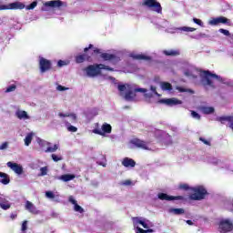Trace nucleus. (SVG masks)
Returning a JSON list of instances; mask_svg holds the SVG:
<instances>
[{
	"instance_id": "f257e3e1",
	"label": "nucleus",
	"mask_w": 233,
	"mask_h": 233,
	"mask_svg": "<svg viewBox=\"0 0 233 233\" xmlns=\"http://www.w3.org/2000/svg\"><path fill=\"white\" fill-rule=\"evenodd\" d=\"M102 70H108V72H114V68L105 64H94L86 67V75L89 77H96V76H101Z\"/></svg>"
},
{
	"instance_id": "f03ea898",
	"label": "nucleus",
	"mask_w": 233,
	"mask_h": 233,
	"mask_svg": "<svg viewBox=\"0 0 233 233\" xmlns=\"http://www.w3.org/2000/svg\"><path fill=\"white\" fill-rule=\"evenodd\" d=\"M204 76L201 78V85L204 86V88H207V86H210V88H216V86L214 85V82H212L213 79H219V76L210 72V71H204Z\"/></svg>"
},
{
	"instance_id": "7ed1b4c3",
	"label": "nucleus",
	"mask_w": 233,
	"mask_h": 233,
	"mask_svg": "<svg viewBox=\"0 0 233 233\" xmlns=\"http://www.w3.org/2000/svg\"><path fill=\"white\" fill-rule=\"evenodd\" d=\"M192 191L194 193L189 196V198L192 201H201L202 199H205L207 196H208V191H207L203 186L193 187Z\"/></svg>"
},
{
	"instance_id": "20e7f679",
	"label": "nucleus",
	"mask_w": 233,
	"mask_h": 233,
	"mask_svg": "<svg viewBox=\"0 0 233 233\" xmlns=\"http://www.w3.org/2000/svg\"><path fill=\"white\" fill-rule=\"evenodd\" d=\"M142 6H147V8H150L157 14H163V6L157 0H143Z\"/></svg>"
},
{
	"instance_id": "39448f33",
	"label": "nucleus",
	"mask_w": 233,
	"mask_h": 233,
	"mask_svg": "<svg viewBox=\"0 0 233 233\" xmlns=\"http://www.w3.org/2000/svg\"><path fill=\"white\" fill-rule=\"evenodd\" d=\"M94 48V45L90 44L88 47L84 48V54L77 55L75 59L76 63L81 64L85 63V61H92V56L93 54L88 53L89 50H92Z\"/></svg>"
},
{
	"instance_id": "423d86ee",
	"label": "nucleus",
	"mask_w": 233,
	"mask_h": 233,
	"mask_svg": "<svg viewBox=\"0 0 233 233\" xmlns=\"http://www.w3.org/2000/svg\"><path fill=\"white\" fill-rule=\"evenodd\" d=\"M218 228L221 233L232 232L233 221L228 218L221 219L218 224Z\"/></svg>"
},
{
	"instance_id": "0eeeda50",
	"label": "nucleus",
	"mask_w": 233,
	"mask_h": 233,
	"mask_svg": "<svg viewBox=\"0 0 233 233\" xmlns=\"http://www.w3.org/2000/svg\"><path fill=\"white\" fill-rule=\"evenodd\" d=\"M157 198L161 201H187L184 196H169L167 193H158Z\"/></svg>"
},
{
	"instance_id": "6e6552de",
	"label": "nucleus",
	"mask_w": 233,
	"mask_h": 233,
	"mask_svg": "<svg viewBox=\"0 0 233 233\" xmlns=\"http://www.w3.org/2000/svg\"><path fill=\"white\" fill-rule=\"evenodd\" d=\"M25 8V4L21 2H14L9 5H0L1 10H23Z\"/></svg>"
},
{
	"instance_id": "1a4fd4ad",
	"label": "nucleus",
	"mask_w": 233,
	"mask_h": 233,
	"mask_svg": "<svg viewBox=\"0 0 233 233\" xmlns=\"http://www.w3.org/2000/svg\"><path fill=\"white\" fill-rule=\"evenodd\" d=\"M112 132V126L107 123L102 125V130L95 128L93 134H97V136H105V134H110Z\"/></svg>"
},
{
	"instance_id": "9d476101",
	"label": "nucleus",
	"mask_w": 233,
	"mask_h": 233,
	"mask_svg": "<svg viewBox=\"0 0 233 233\" xmlns=\"http://www.w3.org/2000/svg\"><path fill=\"white\" fill-rule=\"evenodd\" d=\"M60 6H63V1L61 0H51L47 1L44 4V6L42 7V10L46 12L47 10L46 8H60Z\"/></svg>"
},
{
	"instance_id": "9b49d317",
	"label": "nucleus",
	"mask_w": 233,
	"mask_h": 233,
	"mask_svg": "<svg viewBox=\"0 0 233 233\" xmlns=\"http://www.w3.org/2000/svg\"><path fill=\"white\" fill-rule=\"evenodd\" d=\"M100 57L104 61H112V63L114 65H116V63H119V61H121V58L114 54L101 53Z\"/></svg>"
},
{
	"instance_id": "f8f14e48",
	"label": "nucleus",
	"mask_w": 233,
	"mask_h": 233,
	"mask_svg": "<svg viewBox=\"0 0 233 233\" xmlns=\"http://www.w3.org/2000/svg\"><path fill=\"white\" fill-rule=\"evenodd\" d=\"M40 71L42 73L47 72L52 68V62L45 57H41L39 60Z\"/></svg>"
},
{
	"instance_id": "ddd939ff",
	"label": "nucleus",
	"mask_w": 233,
	"mask_h": 233,
	"mask_svg": "<svg viewBox=\"0 0 233 233\" xmlns=\"http://www.w3.org/2000/svg\"><path fill=\"white\" fill-rule=\"evenodd\" d=\"M230 25V19L225 16H219L217 18H213L210 20L209 25Z\"/></svg>"
},
{
	"instance_id": "4468645a",
	"label": "nucleus",
	"mask_w": 233,
	"mask_h": 233,
	"mask_svg": "<svg viewBox=\"0 0 233 233\" xmlns=\"http://www.w3.org/2000/svg\"><path fill=\"white\" fill-rule=\"evenodd\" d=\"M25 208L34 216H37V214H40V211L37 209V208L34 205V203L30 202L29 200L25 201Z\"/></svg>"
},
{
	"instance_id": "2eb2a0df",
	"label": "nucleus",
	"mask_w": 233,
	"mask_h": 233,
	"mask_svg": "<svg viewBox=\"0 0 233 233\" xmlns=\"http://www.w3.org/2000/svg\"><path fill=\"white\" fill-rule=\"evenodd\" d=\"M7 167L11 168V170H14L15 174H18V176H21V174H23V166L17 163L7 162Z\"/></svg>"
},
{
	"instance_id": "dca6fc26",
	"label": "nucleus",
	"mask_w": 233,
	"mask_h": 233,
	"mask_svg": "<svg viewBox=\"0 0 233 233\" xmlns=\"http://www.w3.org/2000/svg\"><path fill=\"white\" fill-rule=\"evenodd\" d=\"M131 145H134V147H137V148H143V150H148V147L147 146V142L135 138L131 140Z\"/></svg>"
},
{
	"instance_id": "f3484780",
	"label": "nucleus",
	"mask_w": 233,
	"mask_h": 233,
	"mask_svg": "<svg viewBox=\"0 0 233 233\" xmlns=\"http://www.w3.org/2000/svg\"><path fill=\"white\" fill-rule=\"evenodd\" d=\"M160 103H164L168 106H174V105H181V100H178L177 98H167L160 100Z\"/></svg>"
},
{
	"instance_id": "a211bd4d",
	"label": "nucleus",
	"mask_w": 233,
	"mask_h": 233,
	"mask_svg": "<svg viewBox=\"0 0 233 233\" xmlns=\"http://www.w3.org/2000/svg\"><path fill=\"white\" fill-rule=\"evenodd\" d=\"M122 165L123 167H126V168H134V167H136V160L129 157H125L122 160Z\"/></svg>"
},
{
	"instance_id": "6ab92c4d",
	"label": "nucleus",
	"mask_w": 233,
	"mask_h": 233,
	"mask_svg": "<svg viewBox=\"0 0 233 233\" xmlns=\"http://www.w3.org/2000/svg\"><path fill=\"white\" fill-rule=\"evenodd\" d=\"M218 121L224 124L225 121L229 123V128L233 130V116H220L218 118Z\"/></svg>"
},
{
	"instance_id": "aec40b11",
	"label": "nucleus",
	"mask_w": 233,
	"mask_h": 233,
	"mask_svg": "<svg viewBox=\"0 0 233 233\" xmlns=\"http://www.w3.org/2000/svg\"><path fill=\"white\" fill-rule=\"evenodd\" d=\"M133 59H137L138 61H152V56H148L144 54H138V55H134Z\"/></svg>"
},
{
	"instance_id": "412c9836",
	"label": "nucleus",
	"mask_w": 233,
	"mask_h": 233,
	"mask_svg": "<svg viewBox=\"0 0 233 233\" xmlns=\"http://www.w3.org/2000/svg\"><path fill=\"white\" fill-rule=\"evenodd\" d=\"M59 117H70V122L71 123H76L77 121V116L76 114H70V113H58Z\"/></svg>"
},
{
	"instance_id": "4be33fe9",
	"label": "nucleus",
	"mask_w": 233,
	"mask_h": 233,
	"mask_svg": "<svg viewBox=\"0 0 233 233\" xmlns=\"http://www.w3.org/2000/svg\"><path fill=\"white\" fill-rule=\"evenodd\" d=\"M15 116L18 119H30L28 113H26V111L24 110H17L15 112Z\"/></svg>"
},
{
	"instance_id": "5701e85b",
	"label": "nucleus",
	"mask_w": 233,
	"mask_h": 233,
	"mask_svg": "<svg viewBox=\"0 0 233 233\" xmlns=\"http://www.w3.org/2000/svg\"><path fill=\"white\" fill-rule=\"evenodd\" d=\"M0 207L3 208V210H8L10 207V203H8V200L5 198V197H0Z\"/></svg>"
},
{
	"instance_id": "b1692460",
	"label": "nucleus",
	"mask_w": 233,
	"mask_h": 233,
	"mask_svg": "<svg viewBox=\"0 0 233 233\" xmlns=\"http://www.w3.org/2000/svg\"><path fill=\"white\" fill-rule=\"evenodd\" d=\"M132 219H133L134 225H141L143 228H148V224H147L143 220H139V218L134 217Z\"/></svg>"
},
{
	"instance_id": "393cba45",
	"label": "nucleus",
	"mask_w": 233,
	"mask_h": 233,
	"mask_svg": "<svg viewBox=\"0 0 233 233\" xmlns=\"http://www.w3.org/2000/svg\"><path fill=\"white\" fill-rule=\"evenodd\" d=\"M164 56H170L172 57H176V56H179V50H164L163 51Z\"/></svg>"
},
{
	"instance_id": "a878e982",
	"label": "nucleus",
	"mask_w": 233,
	"mask_h": 233,
	"mask_svg": "<svg viewBox=\"0 0 233 233\" xmlns=\"http://www.w3.org/2000/svg\"><path fill=\"white\" fill-rule=\"evenodd\" d=\"M200 110L202 114H206V115L214 114L215 112V109L212 106H201Z\"/></svg>"
},
{
	"instance_id": "bb28decb",
	"label": "nucleus",
	"mask_w": 233,
	"mask_h": 233,
	"mask_svg": "<svg viewBox=\"0 0 233 233\" xmlns=\"http://www.w3.org/2000/svg\"><path fill=\"white\" fill-rule=\"evenodd\" d=\"M75 178H76V176L75 175H70V174H65V175H62L59 177V179H61L65 183H66L68 181H72V179H75Z\"/></svg>"
},
{
	"instance_id": "cd10ccee",
	"label": "nucleus",
	"mask_w": 233,
	"mask_h": 233,
	"mask_svg": "<svg viewBox=\"0 0 233 233\" xmlns=\"http://www.w3.org/2000/svg\"><path fill=\"white\" fill-rule=\"evenodd\" d=\"M170 214H174L175 216H181L185 214V209L184 208H170L169 209Z\"/></svg>"
},
{
	"instance_id": "c85d7f7f",
	"label": "nucleus",
	"mask_w": 233,
	"mask_h": 233,
	"mask_svg": "<svg viewBox=\"0 0 233 233\" xmlns=\"http://www.w3.org/2000/svg\"><path fill=\"white\" fill-rule=\"evenodd\" d=\"M32 139H34V133H28L24 140L25 147H30Z\"/></svg>"
},
{
	"instance_id": "c756f323",
	"label": "nucleus",
	"mask_w": 233,
	"mask_h": 233,
	"mask_svg": "<svg viewBox=\"0 0 233 233\" xmlns=\"http://www.w3.org/2000/svg\"><path fill=\"white\" fill-rule=\"evenodd\" d=\"M0 177H3V179L1 180V183L3 185H8V183H10V178L8 177V175L6 173L0 172Z\"/></svg>"
},
{
	"instance_id": "7c9ffc66",
	"label": "nucleus",
	"mask_w": 233,
	"mask_h": 233,
	"mask_svg": "<svg viewBox=\"0 0 233 233\" xmlns=\"http://www.w3.org/2000/svg\"><path fill=\"white\" fill-rule=\"evenodd\" d=\"M186 77H190L191 79H198V75L194 74V71L187 69L184 72Z\"/></svg>"
},
{
	"instance_id": "2f4dec72",
	"label": "nucleus",
	"mask_w": 233,
	"mask_h": 233,
	"mask_svg": "<svg viewBox=\"0 0 233 233\" xmlns=\"http://www.w3.org/2000/svg\"><path fill=\"white\" fill-rule=\"evenodd\" d=\"M64 123H65L68 132H76L77 131V127L70 125V122L65 120Z\"/></svg>"
},
{
	"instance_id": "473e14b6",
	"label": "nucleus",
	"mask_w": 233,
	"mask_h": 233,
	"mask_svg": "<svg viewBox=\"0 0 233 233\" xmlns=\"http://www.w3.org/2000/svg\"><path fill=\"white\" fill-rule=\"evenodd\" d=\"M134 97H136V93L133 91H127L125 95V99H127V101H132Z\"/></svg>"
},
{
	"instance_id": "72a5a7b5",
	"label": "nucleus",
	"mask_w": 233,
	"mask_h": 233,
	"mask_svg": "<svg viewBox=\"0 0 233 233\" xmlns=\"http://www.w3.org/2000/svg\"><path fill=\"white\" fill-rule=\"evenodd\" d=\"M161 88L162 90H172V84L168 83V82H163L161 84Z\"/></svg>"
},
{
	"instance_id": "f704fd0d",
	"label": "nucleus",
	"mask_w": 233,
	"mask_h": 233,
	"mask_svg": "<svg viewBox=\"0 0 233 233\" xmlns=\"http://www.w3.org/2000/svg\"><path fill=\"white\" fill-rule=\"evenodd\" d=\"M74 210L75 212H79V214H83V212H85V209L77 203L74 206Z\"/></svg>"
},
{
	"instance_id": "c9c22d12",
	"label": "nucleus",
	"mask_w": 233,
	"mask_h": 233,
	"mask_svg": "<svg viewBox=\"0 0 233 233\" xmlns=\"http://www.w3.org/2000/svg\"><path fill=\"white\" fill-rule=\"evenodd\" d=\"M17 88V86H15V84L6 87L5 89V93L8 94L10 92H15V90Z\"/></svg>"
},
{
	"instance_id": "e433bc0d",
	"label": "nucleus",
	"mask_w": 233,
	"mask_h": 233,
	"mask_svg": "<svg viewBox=\"0 0 233 233\" xmlns=\"http://www.w3.org/2000/svg\"><path fill=\"white\" fill-rule=\"evenodd\" d=\"M21 230H22V232H26V230H28V221L27 220L23 221Z\"/></svg>"
},
{
	"instance_id": "4c0bfd02",
	"label": "nucleus",
	"mask_w": 233,
	"mask_h": 233,
	"mask_svg": "<svg viewBox=\"0 0 233 233\" xmlns=\"http://www.w3.org/2000/svg\"><path fill=\"white\" fill-rule=\"evenodd\" d=\"M57 148H59V146H57L56 144L54 145V147H48L46 150V152H56L57 150Z\"/></svg>"
},
{
	"instance_id": "58836bf2",
	"label": "nucleus",
	"mask_w": 233,
	"mask_h": 233,
	"mask_svg": "<svg viewBox=\"0 0 233 233\" xmlns=\"http://www.w3.org/2000/svg\"><path fill=\"white\" fill-rule=\"evenodd\" d=\"M51 157H52L53 161H55V163H57V161H63V157H59L56 154H52Z\"/></svg>"
},
{
	"instance_id": "ea45409f",
	"label": "nucleus",
	"mask_w": 233,
	"mask_h": 233,
	"mask_svg": "<svg viewBox=\"0 0 233 233\" xmlns=\"http://www.w3.org/2000/svg\"><path fill=\"white\" fill-rule=\"evenodd\" d=\"M46 174H48V167H41L39 176H46Z\"/></svg>"
},
{
	"instance_id": "a19ab883",
	"label": "nucleus",
	"mask_w": 233,
	"mask_h": 233,
	"mask_svg": "<svg viewBox=\"0 0 233 233\" xmlns=\"http://www.w3.org/2000/svg\"><path fill=\"white\" fill-rule=\"evenodd\" d=\"M35 6H37V2L34 1L29 5L26 6V10H34V8H35Z\"/></svg>"
},
{
	"instance_id": "79ce46f5",
	"label": "nucleus",
	"mask_w": 233,
	"mask_h": 233,
	"mask_svg": "<svg viewBox=\"0 0 233 233\" xmlns=\"http://www.w3.org/2000/svg\"><path fill=\"white\" fill-rule=\"evenodd\" d=\"M181 30H183V32H196V28L187 26L181 27Z\"/></svg>"
},
{
	"instance_id": "37998d69",
	"label": "nucleus",
	"mask_w": 233,
	"mask_h": 233,
	"mask_svg": "<svg viewBox=\"0 0 233 233\" xmlns=\"http://www.w3.org/2000/svg\"><path fill=\"white\" fill-rule=\"evenodd\" d=\"M178 188L180 190H189L190 187L187 184H179Z\"/></svg>"
},
{
	"instance_id": "c03bdc74",
	"label": "nucleus",
	"mask_w": 233,
	"mask_h": 233,
	"mask_svg": "<svg viewBox=\"0 0 233 233\" xmlns=\"http://www.w3.org/2000/svg\"><path fill=\"white\" fill-rule=\"evenodd\" d=\"M178 92H189V94H194V90L187 89L185 87H177Z\"/></svg>"
},
{
	"instance_id": "a18cd8bd",
	"label": "nucleus",
	"mask_w": 233,
	"mask_h": 233,
	"mask_svg": "<svg viewBox=\"0 0 233 233\" xmlns=\"http://www.w3.org/2000/svg\"><path fill=\"white\" fill-rule=\"evenodd\" d=\"M46 197L48 198L49 199H54V198H56V195L52 191H46Z\"/></svg>"
},
{
	"instance_id": "49530a36",
	"label": "nucleus",
	"mask_w": 233,
	"mask_h": 233,
	"mask_svg": "<svg viewBox=\"0 0 233 233\" xmlns=\"http://www.w3.org/2000/svg\"><path fill=\"white\" fill-rule=\"evenodd\" d=\"M218 32H219L220 34H223L224 35H227V36L230 35V31H229V30H227V29L220 28V29L218 30Z\"/></svg>"
},
{
	"instance_id": "de8ad7c7",
	"label": "nucleus",
	"mask_w": 233,
	"mask_h": 233,
	"mask_svg": "<svg viewBox=\"0 0 233 233\" xmlns=\"http://www.w3.org/2000/svg\"><path fill=\"white\" fill-rule=\"evenodd\" d=\"M191 116L195 119H201V116L198 112H196V111H191Z\"/></svg>"
},
{
	"instance_id": "09e8293b",
	"label": "nucleus",
	"mask_w": 233,
	"mask_h": 233,
	"mask_svg": "<svg viewBox=\"0 0 233 233\" xmlns=\"http://www.w3.org/2000/svg\"><path fill=\"white\" fill-rule=\"evenodd\" d=\"M193 22L196 25H198V26H203V21H201V19H199V18H193Z\"/></svg>"
},
{
	"instance_id": "8fccbe9b",
	"label": "nucleus",
	"mask_w": 233,
	"mask_h": 233,
	"mask_svg": "<svg viewBox=\"0 0 233 233\" xmlns=\"http://www.w3.org/2000/svg\"><path fill=\"white\" fill-rule=\"evenodd\" d=\"M66 65H68V63H66V61L59 60L57 62V66H59V68H61L62 66H66Z\"/></svg>"
},
{
	"instance_id": "3c124183",
	"label": "nucleus",
	"mask_w": 233,
	"mask_h": 233,
	"mask_svg": "<svg viewBox=\"0 0 233 233\" xmlns=\"http://www.w3.org/2000/svg\"><path fill=\"white\" fill-rule=\"evenodd\" d=\"M136 92H141L142 94H147V92H148V90L147 88H135V93Z\"/></svg>"
},
{
	"instance_id": "603ef678",
	"label": "nucleus",
	"mask_w": 233,
	"mask_h": 233,
	"mask_svg": "<svg viewBox=\"0 0 233 233\" xmlns=\"http://www.w3.org/2000/svg\"><path fill=\"white\" fill-rule=\"evenodd\" d=\"M6 148H8V142H4V143L0 146V150H6Z\"/></svg>"
},
{
	"instance_id": "864d4df0",
	"label": "nucleus",
	"mask_w": 233,
	"mask_h": 233,
	"mask_svg": "<svg viewBox=\"0 0 233 233\" xmlns=\"http://www.w3.org/2000/svg\"><path fill=\"white\" fill-rule=\"evenodd\" d=\"M150 90H151V92H153V94H155V96H159V94H157V89L156 86H151Z\"/></svg>"
},
{
	"instance_id": "5fc2aeb1",
	"label": "nucleus",
	"mask_w": 233,
	"mask_h": 233,
	"mask_svg": "<svg viewBox=\"0 0 233 233\" xmlns=\"http://www.w3.org/2000/svg\"><path fill=\"white\" fill-rule=\"evenodd\" d=\"M199 141H201L202 143H204V145H208V147H210V142L203 137H199Z\"/></svg>"
},
{
	"instance_id": "6e6d98bb",
	"label": "nucleus",
	"mask_w": 233,
	"mask_h": 233,
	"mask_svg": "<svg viewBox=\"0 0 233 233\" xmlns=\"http://www.w3.org/2000/svg\"><path fill=\"white\" fill-rule=\"evenodd\" d=\"M56 90H59V92H65V90H68V88L63 86H57Z\"/></svg>"
},
{
	"instance_id": "4d7b16f0",
	"label": "nucleus",
	"mask_w": 233,
	"mask_h": 233,
	"mask_svg": "<svg viewBox=\"0 0 233 233\" xmlns=\"http://www.w3.org/2000/svg\"><path fill=\"white\" fill-rule=\"evenodd\" d=\"M118 90H119V92H125V90H127V86L118 85Z\"/></svg>"
},
{
	"instance_id": "13d9d810",
	"label": "nucleus",
	"mask_w": 233,
	"mask_h": 233,
	"mask_svg": "<svg viewBox=\"0 0 233 233\" xmlns=\"http://www.w3.org/2000/svg\"><path fill=\"white\" fill-rule=\"evenodd\" d=\"M144 96L147 99H150V98L154 97V95H152V93H144Z\"/></svg>"
},
{
	"instance_id": "bf43d9fd",
	"label": "nucleus",
	"mask_w": 233,
	"mask_h": 233,
	"mask_svg": "<svg viewBox=\"0 0 233 233\" xmlns=\"http://www.w3.org/2000/svg\"><path fill=\"white\" fill-rule=\"evenodd\" d=\"M137 233H147V229H143L139 227H137Z\"/></svg>"
},
{
	"instance_id": "052dcab7",
	"label": "nucleus",
	"mask_w": 233,
	"mask_h": 233,
	"mask_svg": "<svg viewBox=\"0 0 233 233\" xmlns=\"http://www.w3.org/2000/svg\"><path fill=\"white\" fill-rule=\"evenodd\" d=\"M69 202L72 203V205L74 206L77 205V201L72 197L69 198Z\"/></svg>"
},
{
	"instance_id": "680f3d73",
	"label": "nucleus",
	"mask_w": 233,
	"mask_h": 233,
	"mask_svg": "<svg viewBox=\"0 0 233 233\" xmlns=\"http://www.w3.org/2000/svg\"><path fill=\"white\" fill-rule=\"evenodd\" d=\"M93 54H101V49L96 47V48L93 50Z\"/></svg>"
},
{
	"instance_id": "e2e57ef3",
	"label": "nucleus",
	"mask_w": 233,
	"mask_h": 233,
	"mask_svg": "<svg viewBox=\"0 0 233 233\" xmlns=\"http://www.w3.org/2000/svg\"><path fill=\"white\" fill-rule=\"evenodd\" d=\"M10 218L11 219H15V218H17V214H11Z\"/></svg>"
},
{
	"instance_id": "0e129e2a",
	"label": "nucleus",
	"mask_w": 233,
	"mask_h": 233,
	"mask_svg": "<svg viewBox=\"0 0 233 233\" xmlns=\"http://www.w3.org/2000/svg\"><path fill=\"white\" fill-rule=\"evenodd\" d=\"M132 184V181L130 180H126V182L124 183V185H131Z\"/></svg>"
},
{
	"instance_id": "69168bd1",
	"label": "nucleus",
	"mask_w": 233,
	"mask_h": 233,
	"mask_svg": "<svg viewBox=\"0 0 233 233\" xmlns=\"http://www.w3.org/2000/svg\"><path fill=\"white\" fill-rule=\"evenodd\" d=\"M186 223H187V225H194V222H192V220H187Z\"/></svg>"
},
{
	"instance_id": "338daca9",
	"label": "nucleus",
	"mask_w": 233,
	"mask_h": 233,
	"mask_svg": "<svg viewBox=\"0 0 233 233\" xmlns=\"http://www.w3.org/2000/svg\"><path fill=\"white\" fill-rule=\"evenodd\" d=\"M146 232H147V233H152V232H154V229L148 228V229H146Z\"/></svg>"
}]
</instances>
